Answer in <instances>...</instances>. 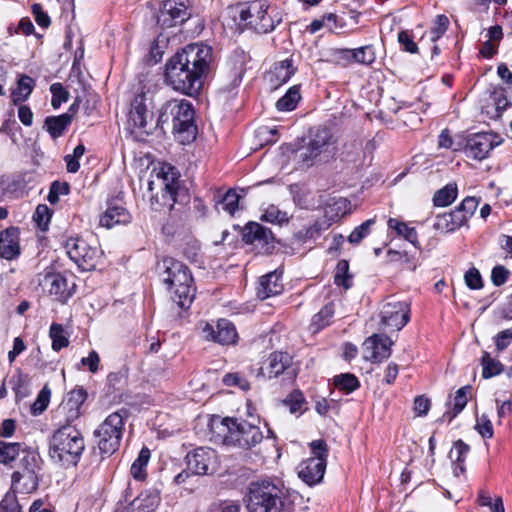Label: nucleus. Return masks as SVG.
I'll use <instances>...</instances> for the list:
<instances>
[{
	"mask_svg": "<svg viewBox=\"0 0 512 512\" xmlns=\"http://www.w3.org/2000/svg\"><path fill=\"white\" fill-rule=\"evenodd\" d=\"M131 216L129 212L122 206H110L100 216L99 224L102 227L111 229L119 224H127L130 222Z\"/></svg>",
	"mask_w": 512,
	"mask_h": 512,
	"instance_id": "obj_30",
	"label": "nucleus"
},
{
	"mask_svg": "<svg viewBox=\"0 0 512 512\" xmlns=\"http://www.w3.org/2000/svg\"><path fill=\"white\" fill-rule=\"evenodd\" d=\"M509 276V271L502 265L495 266L491 273V280L495 286L503 285Z\"/></svg>",
	"mask_w": 512,
	"mask_h": 512,
	"instance_id": "obj_62",
	"label": "nucleus"
},
{
	"mask_svg": "<svg viewBox=\"0 0 512 512\" xmlns=\"http://www.w3.org/2000/svg\"><path fill=\"white\" fill-rule=\"evenodd\" d=\"M223 383L227 386H238L243 390L249 388L248 381L238 373H228L223 378Z\"/></svg>",
	"mask_w": 512,
	"mask_h": 512,
	"instance_id": "obj_61",
	"label": "nucleus"
},
{
	"mask_svg": "<svg viewBox=\"0 0 512 512\" xmlns=\"http://www.w3.org/2000/svg\"><path fill=\"white\" fill-rule=\"evenodd\" d=\"M64 248L68 257L83 271L94 270L102 256L98 245L79 236L69 237Z\"/></svg>",
	"mask_w": 512,
	"mask_h": 512,
	"instance_id": "obj_9",
	"label": "nucleus"
},
{
	"mask_svg": "<svg viewBox=\"0 0 512 512\" xmlns=\"http://www.w3.org/2000/svg\"><path fill=\"white\" fill-rule=\"evenodd\" d=\"M478 205L479 200L477 198L468 196L459 206L449 212L453 217L452 220L457 230L467 224L468 220L474 215Z\"/></svg>",
	"mask_w": 512,
	"mask_h": 512,
	"instance_id": "obj_28",
	"label": "nucleus"
},
{
	"mask_svg": "<svg viewBox=\"0 0 512 512\" xmlns=\"http://www.w3.org/2000/svg\"><path fill=\"white\" fill-rule=\"evenodd\" d=\"M144 94L136 95L131 102L128 123L143 133L150 134L152 127V114L145 103Z\"/></svg>",
	"mask_w": 512,
	"mask_h": 512,
	"instance_id": "obj_19",
	"label": "nucleus"
},
{
	"mask_svg": "<svg viewBox=\"0 0 512 512\" xmlns=\"http://www.w3.org/2000/svg\"><path fill=\"white\" fill-rule=\"evenodd\" d=\"M478 205L479 200L477 198L468 196L459 206L449 212L453 217L452 220L457 230L467 224L468 220L474 215Z\"/></svg>",
	"mask_w": 512,
	"mask_h": 512,
	"instance_id": "obj_29",
	"label": "nucleus"
},
{
	"mask_svg": "<svg viewBox=\"0 0 512 512\" xmlns=\"http://www.w3.org/2000/svg\"><path fill=\"white\" fill-rule=\"evenodd\" d=\"M123 426V415L121 412H114L108 415L94 431L101 454L110 456L119 449Z\"/></svg>",
	"mask_w": 512,
	"mask_h": 512,
	"instance_id": "obj_8",
	"label": "nucleus"
},
{
	"mask_svg": "<svg viewBox=\"0 0 512 512\" xmlns=\"http://www.w3.org/2000/svg\"><path fill=\"white\" fill-rule=\"evenodd\" d=\"M242 239L247 244L255 245L264 252H269L274 248V235L272 231L257 222H249L245 225L242 232Z\"/></svg>",
	"mask_w": 512,
	"mask_h": 512,
	"instance_id": "obj_18",
	"label": "nucleus"
},
{
	"mask_svg": "<svg viewBox=\"0 0 512 512\" xmlns=\"http://www.w3.org/2000/svg\"><path fill=\"white\" fill-rule=\"evenodd\" d=\"M331 138L332 136L328 129H317L313 138L308 143L312 153L319 156L324 151V148L329 145Z\"/></svg>",
	"mask_w": 512,
	"mask_h": 512,
	"instance_id": "obj_37",
	"label": "nucleus"
},
{
	"mask_svg": "<svg viewBox=\"0 0 512 512\" xmlns=\"http://www.w3.org/2000/svg\"><path fill=\"white\" fill-rule=\"evenodd\" d=\"M212 60L210 46L189 44L166 62L165 81L176 91L196 95L210 72Z\"/></svg>",
	"mask_w": 512,
	"mask_h": 512,
	"instance_id": "obj_1",
	"label": "nucleus"
},
{
	"mask_svg": "<svg viewBox=\"0 0 512 512\" xmlns=\"http://www.w3.org/2000/svg\"><path fill=\"white\" fill-rule=\"evenodd\" d=\"M69 191L70 186L67 182L54 181L51 183L47 200L52 205L57 204L60 196L67 195Z\"/></svg>",
	"mask_w": 512,
	"mask_h": 512,
	"instance_id": "obj_49",
	"label": "nucleus"
},
{
	"mask_svg": "<svg viewBox=\"0 0 512 512\" xmlns=\"http://www.w3.org/2000/svg\"><path fill=\"white\" fill-rule=\"evenodd\" d=\"M262 219L277 224L287 223L289 218L286 212L281 211L278 207L270 205L262 215Z\"/></svg>",
	"mask_w": 512,
	"mask_h": 512,
	"instance_id": "obj_51",
	"label": "nucleus"
},
{
	"mask_svg": "<svg viewBox=\"0 0 512 512\" xmlns=\"http://www.w3.org/2000/svg\"><path fill=\"white\" fill-rule=\"evenodd\" d=\"M157 177L162 179L163 197H168L169 201L176 202L180 177L179 171L175 167L165 164L160 168Z\"/></svg>",
	"mask_w": 512,
	"mask_h": 512,
	"instance_id": "obj_25",
	"label": "nucleus"
},
{
	"mask_svg": "<svg viewBox=\"0 0 512 512\" xmlns=\"http://www.w3.org/2000/svg\"><path fill=\"white\" fill-rule=\"evenodd\" d=\"M51 391L45 386L38 394L36 400L31 405V411L34 415H39L46 410L50 401Z\"/></svg>",
	"mask_w": 512,
	"mask_h": 512,
	"instance_id": "obj_54",
	"label": "nucleus"
},
{
	"mask_svg": "<svg viewBox=\"0 0 512 512\" xmlns=\"http://www.w3.org/2000/svg\"><path fill=\"white\" fill-rule=\"evenodd\" d=\"M35 86V80L28 75H21L18 78L17 86L11 92V100L18 105L28 99Z\"/></svg>",
	"mask_w": 512,
	"mask_h": 512,
	"instance_id": "obj_32",
	"label": "nucleus"
},
{
	"mask_svg": "<svg viewBox=\"0 0 512 512\" xmlns=\"http://www.w3.org/2000/svg\"><path fill=\"white\" fill-rule=\"evenodd\" d=\"M19 236L20 232L16 227H8L0 232V258L11 261L20 255Z\"/></svg>",
	"mask_w": 512,
	"mask_h": 512,
	"instance_id": "obj_22",
	"label": "nucleus"
},
{
	"mask_svg": "<svg viewBox=\"0 0 512 512\" xmlns=\"http://www.w3.org/2000/svg\"><path fill=\"white\" fill-rule=\"evenodd\" d=\"M194 116L193 106L188 100L172 99L159 109L156 127L163 132L170 129L181 144H188L196 139L197 127Z\"/></svg>",
	"mask_w": 512,
	"mask_h": 512,
	"instance_id": "obj_2",
	"label": "nucleus"
},
{
	"mask_svg": "<svg viewBox=\"0 0 512 512\" xmlns=\"http://www.w3.org/2000/svg\"><path fill=\"white\" fill-rule=\"evenodd\" d=\"M305 403V398L300 391H293L285 400L284 405H286L291 413H296L302 409L303 404Z\"/></svg>",
	"mask_w": 512,
	"mask_h": 512,
	"instance_id": "obj_57",
	"label": "nucleus"
},
{
	"mask_svg": "<svg viewBox=\"0 0 512 512\" xmlns=\"http://www.w3.org/2000/svg\"><path fill=\"white\" fill-rule=\"evenodd\" d=\"M20 443H11L0 441V463L8 464L16 459L17 456H22Z\"/></svg>",
	"mask_w": 512,
	"mask_h": 512,
	"instance_id": "obj_42",
	"label": "nucleus"
},
{
	"mask_svg": "<svg viewBox=\"0 0 512 512\" xmlns=\"http://www.w3.org/2000/svg\"><path fill=\"white\" fill-rule=\"evenodd\" d=\"M310 447L313 456L299 464L298 475L308 485H314L324 476L328 450L324 440H314Z\"/></svg>",
	"mask_w": 512,
	"mask_h": 512,
	"instance_id": "obj_10",
	"label": "nucleus"
},
{
	"mask_svg": "<svg viewBox=\"0 0 512 512\" xmlns=\"http://www.w3.org/2000/svg\"><path fill=\"white\" fill-rule=\"evenodd\" d=\"M270 10L265 0H253L238 4L235 12L239 15L240 21L246 27H249L260 34H266L273 31L277 24L281 22L280 17L272 15L274 10Z\"/></svg>",
	"mask_w": 512,
	"mask_h": 512,
	"instance_id": "obj_6",
	"label": "nucleus"
},
{
	"mask_svg": "<svg viewBox=\"0 0 512 512\" xmlns=\"http://www.w3.org/2000/svg\"><path fill=\"white\" fill-rule=\"evenodd\" d=\"M464 280L466 285L473 290H478L483 287V281L482 277L480 275V272L477 268L473 267L469 269L465 275Z\"/></svg>",
	"mask_w": 512,
	"mask_h": 512,
	"instance_id": "obj_58",
	"label": "nucleus"
},
{
	"mask_svg": "<svg viewBox=\"0 0 512 512\" xmlns=\"http://www.w3.org/2000/svg\"><path fill=\"white\" fill-rule=\"evenodd\" d=\"M471 386H463L456 391L453 402L452 412L445 413L443 417L448 416V420L451 421L456 417L466 406L468 402V394L470 393Z\"/></svg>",
	"mask_w": 512,
	"mask_h": 512,
	"instance_id": "obj_41",
	"label": "nucleus"
},
{
	"mask_svg": "<svg viewBox=\"0 0 512 512\" xmlns=\"http://www.w3.org/2000/svg\"><path fill=\"white\" fill-rule=\"evenodd\" d=\"M220 424L227 428L230 439L240 448L249 449L263 439L260 428L245 420L238 421L235 418L227 417L223 418Z\"/></svg>",
	"mask_w": 512,
	"mask_h": 512,
	"instance_id": "obj_11",
	"label": "nucleus"
},
{
	"mask_svg": "<svg viewBox=\"0 0 512 512\" xmlns=\"http://www.w3.org/2000/svg\"><path fill=\"white\" fill-rule=\"evenodd\" d=\"M40 285L60 303H66L76 289V284L74 282L69 284L68 279L61 273H46L40 280Z\"/></svg>",
	"mask_w": 512,
	"mask_h": 512,
	"instance_id": "obj_14",
	"label": "nucleus"
},
{
	"mask_svg": "<svg viewBox=\"0 0 512 512\" xmlns=\"http://www.w3.org/2000/svg\"><path fill=\"white\" fill-rule=\"evenodd\" d=\"M482 377L489 379L499 375L503 371V365L500 361L492 358L488 352H484L481 359Z\"/></svg>",
	"mask_w": 512,
	"mask_h": 512,
	"instance_id": "obj_40",
	"label": "nucleus"
},
{
	"mask_svg": "<svg viewBox=\"0 0 512 512\" xmlns=\"http://www.w3.org/2000/svg\"><path fill=\"white\" fill-rule=\"evenodd\" d=\"M72 114L67 112L59 116H49L45 119L44 127L53 139L63 135L72 121Z\"/></svg>",
	"mask_w": 512,
	"mask_h": 512,
	"instance_id": "obj_31",
	"label": "nucleus"
},
{
	"mask_svg": "<svg viewBox=\"0 0 512 512\" xmlns=\"http://www.w3.org/2000/svg\"><path fill=\"white\" fill-rule=\"evenodd\" d=\"M87 398V392L84 388L73 389L67 398V401L59 407V411L67 413L69 423L78 419L81 412L80 408Z\"/></svg>",
	"mask_w": 512,
	"mask_h": 512,
	"instance_id": "obj_26",
	"label": "nucleus"
},
{
	"mask_svg": "<svg viewBox=\"0 0 512 512\" xmlns=\"http://www.w3.org/2000/svg\"><path fill=\"white\" fill-rule=\"evenodd\" d=\"M286 499L283 482L278 478H262L249 484L247 509L249 512H280Z\"/></svg>",
	"mask_w": 512,
	"mask_h": 512,
	"instance_id": "obj_4",
	"label": "nucleus"
},
{
	"mask_svg": "<svg viewBox=\"0 0 512 512\" xmlns=\"http://www.w3.org/2000/svg\"><path fill=\"white\" fill-rule=\"evenodd\" d=\"M387 224L390 229L397 233V235L404 237V239L417 247L418 238L415 228L409 227L406 223L400 222L394 218H390Z\"/></svg>",
	"mask_w": 512,
	"mask_h": 512,
	"instance_id": "obj_35",
	"label": "nucleus"
},
{
	"mask_svg": "<svg viewBox=\"0 0 512 512\" xmlns=\"http://www.w3.org/2000/svg\"><path fill=\"white\" fill-rule=\"evenodd\" d=\"M499 136L493 133H477L467 139L465 153L476 160L485 159L489 152L501 143Z\"/></svg>",
	"mask_w": 512,
	"mask_h": 512,
	"instance_id": "obj_17",
	"label": "nucleus"
},
{
	"mask_svg": "<svg viewBox=\"0 0 512 512\" xmlns=\"http://www.w3.org/2000/svg\"><path fill=\"white\" fill-rule=\"evenodd\" d=\"M334 310L332 305H325L317 314L312 318L311 327L314 332H317L330 324L333 317Z\"/></svg>",
	"mask_w": 512,
	"mask_h": 512,
	"instance_id": "obj_45",
	"label": "nucleus"
},
{
	"mask_svg": "<svg viewBox=\"0 0 512 512\" xmlns=\"http://www.w3.org/2000/svg\"><path fill=\"white\" fill-rule=\"evenodd\" d=\"M187 467L195 475H206L216 469V451L208 447H199L188 453Z\"/></svg>",
	"mask_w": 512,
	"mask_h": 512,
	"instance_id": "obj_16",
	"label": "nucleus"
},
{
	"mask_svg": "<svg viewBox=\"0 0 512 512\" xmlns=\"http://www.w3.org/2000/svg\"><path fill=\"white\" fill-rule=\"evenodd\" d=\"M50 91L52 93L51 105L54 109L59 108L62 103L66 102L68 100L69 93L62 86L61 83H53L50 86Z\"/></svg>",
	"mask_w": 512,
	"mask_h": 512,
	"instance_id": "obj_53",
	"label": "nucleus"
},
{
	"mask_svg": "<svg viewBox=\"0 0 512 512\" xmlns=\"http://www.w3.org/2000/svg\"><path fill=\"white\" fill-rule=\"evenodd\" d=\"M294 74V69L292 67V63L290 60H284L275 65L273 71L271 72V82L275 81L278 84L286 83L291 76Z\"/></svg>",
	"mask_w": 512,
	"mask_h": 512,
	"instance_id": "obj_43",
	"label": "nucleus"
},
{
	"mask_svg": "<svg viewBox=\"0 0 512 512\" xmlns=\"http://www.w3.org/2000/svg\"><path fill=\"white\" fill-rule=\"evenodd\" d=\"M201 331L206 340L213 341L220 345H233L238 340V333L235 325L228 319H219L214 326L205 322Z\"/></svg>",
	"mask_w": 512,
	"mask_h": 512,
	"instance_id": "obj_13",
	"label": "nucleus"
},
{
	"mask_svg": "<svg viewBox=\"0 0 512 512\" xmlns=\"http://www.w3.org/2000/svg\"><path fill=\"white\" fill-rule=\"evenodd\" d=\"M348 201L345 198H333L332 203H329L325 209V215L331 219L343 216L346 213Z\"/></svg>",
	"mask_w": 512,
	"mask_h": 512,
	"instance_id": "obj_48",
	"label": "nucleus"
},
{
	"mask_svg": "<svg viewBox=\"0 0 512 512\" xmlns=\"http://www.w3.org/2000/svg\"><path fill=\"white\" fill-rule=\"evenodd\" d=\"M391 345L389 337L374 334L363 343L364 357L372 362H381L390 357Z\"/></svg>",
	"mask_w": 512,
	"mask_h": 512,
	"instance_id": "obj_21",
	"label": "nucleus"
},
{
	"mask_svg": "<svg viewBox=\"0 0 512 512\" xmlns=\"http://www.w3.org/2000/svg\"><path fill=\"white\" fill-rule=\"evenodd\" d=\"M51 216L52 212L49 207L45 204H39L35 210L33 219L40 229L46 230L51 220Z\"/></svg>",
	"mask_w": 512,
	"mask_h": 512,
	"instance_id": "obj_52",
	"label": "nucleus"
},
{
	"mask_svg": "<svg viewBox=\"0 0 512 512\" xmlns=\"http://www.w3.org/2000/svg\"><path fill=\"white\" fill-rule=\"evenodd\" d=\"M123 382V375L120 372L109 373L107 376L108 392L114 393L119 391Z\"/></svg>",
	"mask_w": 512,
	"mask_h": 512,
	"instance_id": "obj_64",
	"label": "nucleus"
},
{
	"mask_svg": "<svg viewBox=\"0 0 512 512\" xmlns=\"http://www.w3.org/2000/svg\"><path fill=\"white\" fill-rule=\"evenodd\" d=\"M150 459V450L143 447L138 457L132 463L130 473L135 480L142 481L146 478V467Z\"/></svg>",
	"mask_w": 512,
	"mask_h": 512,
	"instance_id": "obj_34",
	"label": "nucleus"
},
{
	"mask_svg": "<svg viewBox=\"0 0 512 512\" xmlns=\"http://www.w3.org/2000/svg\"><path fill=\"white\" fill-rule=\"evenodd\" d=\"M42 471L40 454L33 449H24L17 470L11 476L12 488L21 493H32L39 485Z\"/></svg>",
	"mask_w": 512,
	"mask_h": 512,
	"instance_id": "obj_7",
	"label": "nucleus"
},
{
	"mask_svg": "<svg viewBox=\"0 0 512 512\" xmlns=\"http://www.w3.org/2000/svg\"><path fill=\"white\" fill-rule=\"evenodd\" d=\"M295 160L303 166L309 167L313 164L314 160L318 157L312 153L310 146L302 147L295 152Z\"/></svg>",
	"mask_w": 512,
	"mask_h": 512,
	"instance_id": "obj_59",
	"label": "nucleus"
},
{
	"mask_svg": "<svg viewBox=\"0 0 512 512\" xmlns=\"http://www.w3.org/2000/svg\"><path fill=\"white\" fill-rule=\"evenodd\" d=\"M333 383L337 389L345 394H350L360 387L358 378L352 373H342L335 376Z\"/></svg>",
	"mask_w": 512,
	"mask_h": 512,
	"instance_id": "obj_36",
	"label": "nucleus"
},
{
	"mask_svg": "<svg viewBox=\"0 0 512 512\" xmlns=\"http://www.w3.org/2000/svg\"><path fill=\"white\" fill-rule=\"evenodd\" d=\"M452 219H453V217L451 216V214L449 212L443 213V214H438L435 217V220L433 223V228L436 231H439L441 233L454 232L457 229H456L455 224Z\"/></svg>",
	"mask_w": 512,
	"mask_h": 512,
	"instance_id": "obj_47",
	"label": "nucleus"
},
{
	"mask_svg": "<svg viewBox=\"0 0 512 512\" xmlns=\"http://www.w3.org/2000/svg\"><path fill=\"white\" fill-rule=\"evenodd\" d=\"M31 9L36 23L43 28H47L50 25V18L47 13L43 11L42 6L38 3H35L32 5Z\"/></svg>",
	"mask_w": 512,
	"mask_h": 512,
	"instance_id": "obj_63",
	"label": "nucleus"
},
{
	"mask_svg": "<svg viewBox=\"0 0 512 512\" xmlns=\"http://www.w3.org/2000/svg\"><path fill=\"white\" fill-rule=\"evenodd\" d=\"M282 273L278 270L272 271L259 279L257 287V296L261 300L276 296L282 293L284 285L282 283Z\"/></svg>",
	"mask_w": 512,
	"mask_h": 512,
	"instance_id": "obj_23",
	"label": "nucleus"
},
{
	"mask_svg": "<svg viewBox=\"0 0 512 512\" xmlns=\"http://www.w3.org/2000/svg\"><path fill=\"white\" fill-rule=\"evenodd\" d=\"M469 450V445L462 440H457L450 451V458L455 463H464Z\"/></svg>",
	"mask_w": 512,
	"mask_h": 512,
	"instance_id": "obj_56",
	"label": "nucleus"
},
{
	"mask_svg": "<svg viewBox=\"0 0 512 512\" xmlns=\"http://www.w3.org/2000/svg\"><path fill=\"white\" fill-rule=\"evenodd\" d=\"M162 267V280L170 290L172 301L183 310L189 309L196 292L190 270L173 258H165Z\"/></svg>",
	"mask_w": 512,
	"mask_h": 512,
	"instance_id": "obj_3",
	"label": "nucleus"
},
{
	"mask_svg": "<svg viewBox=\"0 0 512 512\" xmlns=\"http://www.w3.org/2000/svg\"><path fill=\"white\" fill-rule=\"evenodd\" d=\"M334 283L349 289L352 286L351 275L349 274V263L346 260H340L335 269Z\"/></svg>",
	"mask_w": 512,
	"mask_h": 512,
	"instance_id": "obj_44",
	"label": "nucleus"
},
{
	"mask_svg": "<svg viewBox=\"0 0 512 512\" xmlns=\"http://www.w3.org/2000/svg\"><path fill=\"white\" fill-rule=\"evenodd\" d=\"M190 17L187 5L180 0H165L161 4L157 22L163 28L182 24Z\"/></svg>",
	"mask_w": 512,
	"mask_h": 512,
	"instance_id": "obj_15",
	"label": "nucleus"
},
{
	"mask_svg": "<svg viewBox=\"0 0 512 512\" xmlns=\"http://www.w3.org/2000/svg\"><path fill=\"white\" fill-rule=\"evenodd\" d=\"M240 198L241 195L238 194L235 190H229L222 197L220 205L222 206V209L224 211H226L230 215H233L235 211L238 209Z\"/></svg>",
	"mask_w": 512,
	"mask_h": 512,
	"instance_id": "obj_50",
	"label": "nucleus"
},
{
	"mask_svg": "<svg viewBox=\"0 0 512 512\" xmlns=\"http://www.w3.org/2000/svg\"><path fill=\"white\" fill-rule=\"evenodd\" d=\"M49 336L52 340V349L56 352L69 345L68 334L61 324L52 323L49 329Z\"/></svg>",
	"mask_w": 512,
	"mask_h": 512,
	"instance_id": "obj_38",
	"label": "nucleus"
},
{
	"mask_svg": "<svg viewBox=\"0 0 512 512\" xmlns=\"http://www.w3.org/2000/svg\"><path fill=\"white\" fill-rule=\"evenodd\" d=\"M160 493L150 488L142 491L127 505L117 508V512H155L160 503Z\"/></svg>",
	"mask_w": 512,
	"mask_h": 512,
	"instance_id": "obj_20",
	"label": "nucleus"
},
{
	"mask_svg": "<svg viewBox=\"0 0 512 512\" xmlns=\"http://www.w3.org/2000/svg\"><path fill=\"white\" fill-rule=\"evenodd\" d=\"M410 306L405 301L389 298L381 310V323L391 330L402 329L409 321Z\"/></svg>",
	"mask_w": 512,
	"mask_h": 512,
	"instance_id": "obj_12",
	"label": "nucleus"
},
{
	"mask_svg": "<svg viewBox=\"0 0 512 512\" xmlns=\"http://www.w3.org/2000/svg\"><path fill=\"white\" fill-rule=\"evenodd\" d=\"M449 26V19L445 15H438L434 21V25L430 31L431 40L433 42L441 38L447 31Z\"/></svg>",
	"mask_w": 512,
	"mask_h": 512,
	"instance_id": "obj_55",
	"label": "nucleus"
},
{
	"mask_svg": "<svg viewBox=\"0 0 512 512\" xmlns=\"http://www.w3.org/2000/svg\"><path fill=\"white\" fill-rule=\"evenodd\" d=\"M375 223L374 219H368L361 225L354 228V230L348 236V241L351 244H359L365 237L370 233L372 225Z\"/></svg>",
	"mask_w": 512,
	"mask_h": 512,
	"instance_id": "obj_46",
	"label": "nucleus"
},
{
	"mask_svg": "<svg viewBox=\"0 0 512 512\" xmlns=\"http://www.w3.org/2000/svg\"><path fill=\"white\" fill-rule=\"evenodd\" d=\"M337 53L341 59L347 60L349 63H358L367 66L374 63L376 59L375 50L372 45H366L356 49H339Z\"/></svg>",
	"mask_w": 512,
	"mask_h": 512,
	"instance_id": "obj_27",
	"label": "nucleus"
},
{
	"mask_svg": "<svg viewBox=\"0 0 512 512\" xmlns=\"http://www.w3.org/2000/svg\"><path fill=\"white\" fill-rule=\"evenodd\" d=\"M292 365V356L287 352L276 351L269 355L262 373L268 378H276L287 371Z\"/></svg>",
	"mask_w": 512,
	"mask_h": 512,
	"instance_id": "obj_24",
	"label": "nucleus"
},
{
	"mask_svg": "<svg viewBox=\"0 0 512 512\" xmlns=\"http://www.w3.org/2000/svg\"><path fill=\"white\" fill-rule=\"evenodd\" d=\"M84 450V437L80 430L71 424L62 425L49 440L50 458L64 466H75Z\"/></svg>",
	"mask_w": 512,
	"mask_h": 512,
	"instance_id": "obj_5",
	"label": "nucleus"
},
{
	"mask_svg": "<svg viewBox=\"0 0 512 512\" xmlns=\"http://www.w3.org/2000/svg\"><path fill=\"white\" fill-rule=\"evenodd\" d=\"M457 195V185L455 183H449L435 192L433 196V203L437 207H446L456 200Z\"/></svg>",
	"mask_w": 512,
	"mask_h": 512,
	"instance_id": "obj_33",
	"label": "nucleus"
},
{
	"mask_svg": "<svg viewBox=\"0 0 512 512\" xmlns=\"http://www.w3.org/2000/svg\"><path fill=\"white\" fill-rule=\"evenodd\" d=\"M0 512H22L15 495L6 494L0 502Z\"/></svg>",
	"mask_w": 512,
	"mask_h": 512,
	"instance_id": "obj_60",
	"label": "nucleus"
},
{
	"mask_svg": "<svg viewBox=\"0 0 512 512\" xmlns=\"http://www.w3.org/2000/svg\"><path fill=\"white\" fill-rule=\"evenodd\" d=\"M300 99L299 88L293 86L276 102V108L279 111H291L296 108Z\"/></svg>",
	"mask_w": 512,
	"mask_h": 512,
	"instance_id": "obj_39",
	"label": "nucleus"
}]
</instances>
